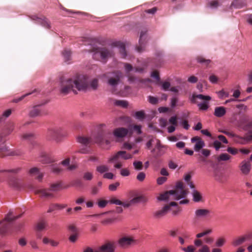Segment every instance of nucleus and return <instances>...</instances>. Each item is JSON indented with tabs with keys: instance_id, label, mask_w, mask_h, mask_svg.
I'll return each mask as SVG.
<instances>
[{
	"instance_id": "f257e3e1",
	"label": "nucleus",
	"mask_w": 252,
	"mask_h": 252,
	"mask_svg": "<svg viewBox=\"0 0 252 252\" xmlns=\"http://www.w3.org/2000/svg\"><path fill=\"white\" fill-rule=\"evenodd\" d=\"M66 135L67 133L62 127L56 126L48 128L46 138L48 140L59 142Z\"/></svg>"
},
{
	"instance_id": "f03ea898",
	"label": "nucleus",
	"mask_w": 252,
	"mask_h": 252,
	"mask_svg": "<svg viewBox=\"0 0 252 252\" xmlns=\"http://www.w3.org/2000/svg\"><path fill=\"white\" fill-rule=\"evenodd\" d=\"M187 194V191L183 189L180 190L179 191H177L175 190H170L160 194L159 196L157 197V199L158 201L167 202L169 196H171L172 197V198H171V200L178 201L182 199H185Z\"/></svg>"
},
{
	"instance_id": "7ed1b4c3",
	"label": "nucleus",
	"mask_w": 252,
	"mask_h": 252,
	"mask_svg": "<svg viewBox=\"0 0 252 252\" xmlns=\"http://www.w3.org/2000/svg\"><path fill=\"white\" fill-rule=\"evenodd\" d=\"M71 79L74 87L78 91L86 92L89 89L88 78L86 75L77 74Z\"/></svg>"
},
{
	"instance_id": "20e7f679",
	"label": "nucleus",
	"mask_w": 252,
	"mask_h": 252,
	"mask_svg": "<svg viewBox=\"0 0 252 252\" xmlns=\"http://www.w3.org/2000/svg\"><path fill=\"white\" fill-rule=\"evenodd\" d=\"M102 77L107 79V83L108 85L115 88L120 83L123 75L120 71L116 70L106 72L103 74Z\"/></svg>"
},
{
	"instance_id": "39448f33",
	"label": "nucleus",
	"mask_w": 252,
	"mask_h": 252,
	"mask_svg": "<svg viewBox=\"0 0 252 252\" xmlns=\"http://www.w3.org/2000/svg\"><path fill=\"white\" fill-rule=\"evenodd\" d=\"M93 57L94 59H97V56L99 55L100 59L106 61L108 58L114 57V54L112 50L104 47H96L92 50Z\"/></svg>"
},
{
	"instance_id": "423d86ee",
	"label": "nucleus",
	"mask_w": 252,
	"mask_h": 252,
	"mask_svg": "<svg viewBox=\"0 0 252 252\" xmlns=\"http://www.w3.org/2000/svg\"><path fill=\"white\" fill-rule=\"evenodd\" d=\"M60 93L64 95H66L72 91L74 94H77L76 90H73L74 86L72 84V80L71 78L64 79L63 77L60 78Z\"/></svg>"
},
{
	"instance_id": "0eeeda50",
	"label": "nucleus",
	"mask_w": 252,
	"mask_h": 252,
	"mask_svg": "<svg viewBox=\"0 0 252 252\" xmlns=\"http://www.w3.org/2000/svg\"><path fill=\"white\" fill-rule=\"evenodd\" d=\"M21 214L12 217V212L9 211L6 215L5 219L2 221H0V225L2 224V227L0 228V234H4L8 231L9 227L11 225L13 221L20 218Z\"/></svg>"
},
{
	"instance_id": "6e6552de",
	"label": "nucleus",
	"mask_w": 252,
	"mask_h": 252,
	"mask_svg": "<svg viewBox=\"0 0 252 252\" xmlns=\"http://www.w3.org/2000/svg\"><path fill=\"white\" fill-rule=\"evenodd\" d=\"M77 141L81 145V147L79 150L76 152L77 153L82 154H88L91 152V148L89 145L92 142L91 138L79 136L77 138Z\"/></svg>"
},
{
	"instance_id": "1a4fd4ad",
	"label": "nucleus",
	"mask_w": 252,
	"mask_h": 252,
	"mask_svg": "<svg viewBox=\"0 0 252 252\" xmlns=\"http://www.w3.org/2000/svg\"><path fill=\"white\" fill-rule=\"evenodd\" d=\"M147 42V30H142L140 32L138 45H136L134 47L135 51L138 53L143 52L146 48Z\"/></svg>"
},
{
	"instance_id": "9d476101",
	"label": "nucleus",
	"mask_w": 252,
	"mask_h": 252,
	"mask_svg": "<svg viewBox=\"0 0 252 252\" xmlns=\"http://www.w3.org/2000/svg\"><path fill=\"white\" fill-rule=\"evenodd\" d=\"M111 135V132L102 130L98 131L94 136V140L96 143L102 144L105 142L107 145L110 143L108 138Z\"/></svg>"
},
{
	"instance_id": "9b49d317",
	"label": "nucleus",
	"mask_w": 252,
	"mask_h": 252,
	"mask_svg": "<svg viewBox=\"0 0 252 252\" xmlns=\"http://www.w3.org/2000/svg\"><path fill=\"white\" fill-rule=\"evenodd\" d=\"M138 63H139L140 66L144 68L145 71L148 68L154 70L156 68L159 67L160 63H157L155 59L147 58L142 60L141 62L139 60H138Z\"/></svg>"
},
{
	"instance_id": "f8f14e48",
	"label": "nucleus",
	"mask_w": 252,
	"mask_h": 252,
	"mask_svg": "<svg viewBox=\"0 0 252 252\" xmlns=\"http://www.w3.org/2000/svg\"><path fill=\"white\" fill-rule=\"evenodd\" d=\"M61 185L59 184H53L51 185L50 189L48 190L45 189H33L36 194L40 193L43 197H52L53 195L48 191H56L59 189Z\"/></svg>"
},
{
	"instance_id": "ddd939ff",
	"label": "nucleus",
	"mask_w": 252,
	"mask_h": 252,
	"mask_svg": "<svg viewBox=\"0 0 252 252\" xmlns=\"http://www.w3.org/2000/svg\"><path fill=\"white\" fill-rule=\"evenodd\" d=\"M252 239V234L251 233L244 234L239 236L232 241L231 245L234 247H238L247 241H250Z\"/></svg>"
},
{
	"instance_id": "4468645a",
	"label": "nucleus",
	"mask_w": 252,
	"mask_h": 252,
	"mask_svg": "<svg viewBox=\"0 0 252 252\" xmlns=\"http://www.w3.org/2000/svg\"><path fill=\"white\" fill-rule=\"evenodd\" d=\"M30 18L32 20L35 21L36 24L41 25L43 28L47 29H51L50 22L46 17L40 18L36 15H32Z\"/></svg>"
},
{
	"instance_id": "2eb2a0df",
	"label": "nucleus",
	"mask_w": 252,
	"mask_h": 252,
	"mask_svg": "<svg viewBox=\"0 0 252 252\" xmlns=\"http://www.w3.org/2000/svg\"><path fill=\"white\" fill-rule=\"evenodd\" d=\"M7 182L10 187L17 189H19L23 187L21 180L12 175H8Z\"/></svg>"
},
{
	"instance_id": "dca6fc26",
	"label": "nucleus",
	"mask_w": 252,
	"mask_h": 252,
	"mask_svg": "<svg viewBox=\"0 0 252 252\" xmlns=\"http://www.w3.org/2000/svg\"><path fill=\"white\" fill-rule=\"evenodd\" d=\"M213 177L217 182L221 184L225 183L227 180V176L225 173L220 170H214Z\"/></svg>"
},
{
	"instance_id": "f3484780",
	"label": "nucleus",
	"mask_w": 252,
	"mask_h": 252,
	"mask_svg": "<svg viewBox=\"0 0 252 252\" xmlns=\"http://www.w3.org/2000/svg\"><path fill=\"white\" fill-rule=\"evenodd\" d=\"M170 210V206L166 205L161 209L154 212L153 213V217L155 219H160L164 217Z\"/></svg>"
},
{
	"instance_id": "a211bd4d",
	"label": "nucleus",
	"mask_w": 252,
	"mask_h": 252,
	"mask_svg": "<svg viewBox=\"0 0 252 252\" xmlns=\"http://www.w3.org/2000/svg\"><path fill=\"white\" fill-rule=\"evenodd\" d=\"M2 136L0 135V156L3 157L7 156H13L15 155L13 152H9L8 147L6 146L2 142Z\"/></svg>"
},
{
	"instance_id": "6ab92c4d",
	"label": "nucleus",
	"mask_w": 252,
	"mask_h": 252,
	"mask_svg": "<svg viewBox=\"0 0 252 252\" xmlns=\"http://www.w3.org/2000/svg\"><path fill=\"white\" fill-rule=\"evenodd\" d=\"M135 244V240L133 238L126 236L120 238L118 241V244L119 246L121 247L128 246Z\"/></svg>"
},
{
	"instance_id": "aec40b11",
	"label": "nucleus",
	"mask_w": 252,
	"mask_h": 252,
	"mask_svg": "<svg viewBox=\"0 0 252 252\" xmlns=\"http://www.w3.org/2000/svg\"><path fill=\"white\" fill-rule=\"evenodd\" d=\"M115 246L111 243H106L95 250V252H114Z\"/></svg>"
},
{
	"instance_id": "412c9836",
	"label": "nucleus",
	"mask_w": 252,
	"mask_h": 252,
	"mask_svg": "<svg viewBox=\"0 0 252 252\" xmlns=\"http://www.w3.org/2000/svg\"><path fill=\"white\" fill-rule=\"evenodd\" d=\"M128 133V130L125 127H118L114 129L113 135L117 138H124Z\"/></svg>"
},
{
	"instance_id": "4be33fe9",
	"label": "nucleus",
	"mask_w": 252,
	"mask_h": 252,
	"mask_svg": "<svg viewBox=\"0 0 252 252\" xmlns=\"http://www.w3.org/2000/svg\"><path fill=\"white\" fill-rule=\"evenodd\" d=\"M240 169L241 172L245 175H248L251 169V165L248 160H243L240 166Z\"/></svg>"
},
{
	"instance_id": "5701e85b",
	"label": "nucleus",
	"mask_w": 252,
	"mask_h": 252,
	"mask_svg": "<svg viewBox=\"0 0 252 252\" xmlns=\"http://www.w3.org/2000/svg\"><path fill=\"white\" fill-rule=\"evenodd\" d=\"M169 123L171 125L167 127V132L169 133H173L176 129L177 126V117L176 115L171 117L169 119Z\"/></svg>"
},
{
	"instance_id": "b1692460",
	"label": "nucleus",
	"mask_w": 252,
	"mask_h": 252,
	"mask_svg": "<svg viewBox=\"0 0 252 252\" xmlns=\"http://www.w3.org/2000/svg\"><path fill=\"white\" fill-rule=\"evenodd\" d=\"M114 45L120 50L119 52L122 58H126L127 55L125 44L121 41H116L114 43Z\"/></svg>"
},
{
	"instance_id": "393cba45",
	"label": "nucleus",
	"mask_w": 252,
	"mask_h": 252,
	"mask_svg": "<svg viewBox=\"0 0 252 252\" xmlns=\"http://www.w3.org/2000/svg\"><path fill=\"white\" fill-rule=\"evenodd\" d=\"M210 211L206 209H197L194 212L195 218H206L209 216Z\"/></svg>"
},
{
	"instance_id": "a878e982",
	"label": "nucleus",
	"mask_w": 252,
	"mask_h": 252,
	"mask_svg": "<svg viewBox=\"0 0 252 252\" xmlns=\"http://www.w3.org/2000/svg\"><path fill=\"white\" fill-rule=\"evenodd\" d=\"M41 112L40 105H36L33 106L30 110L29 113V116L30 118H35L39 116Z\"/></svg>"
},
{
	"instance_id": "bb28decb",
	"label": "nucleus",
	"mask_w": 252,
	"mask_h": 252,
	"mask_svg": "<svg viewBox=\"0 0 252 252\" xmlns=\"http://www.w3.org/2000/svg\"><path fill=\"white\" fill-rule=\"evenodd\" d=\"M29 173L32 176L37 175L36 179L39 181H41L43 177V174L39 171L38 168L37 167H32L30 169Z\"/></svg>"
},
{
	"instance_id": "cd10ccee",
	"label": "nucleus",
	"mask_w": 252,
	"mask_h": 252,
	"mask_svg": "<svg viewBox=\"0 0 252 252\" xmlns=\"http://www.w3.org/2000/svg\"><path fill=\"white\" fill-rule=\"evenodd\" d=\"M226 113V108L223 106L216 107L214 110V115L218 118L222 117Z\"/></svg>"
},
{
	"instance_id": "c85d7f7f",
	"label": "nucleus",
	"mask_w": 252,
	"mask_h": 252,
	"mask_svg": "<svg viewBox=\"0 0 252 252\" xmlns=\"http://www.w3.org/2000/svg\"><path fill=\"white\" fill-rule=\"evenodd\" d=\"M246 5L245 0H234L231 4V7L236 9H240Z\"/></svg>"
},
{
	"instance_id": "c756f323",
	"label": "nucleus",
	"mask_w": 252,
	"mask_h": 252,
	"mask_svg": "<svg viewBox=\"0 0 252 252\" xmlns=\"http://www.w3.org/2000/svg\"><path fill=\"white\" fill-rule=\"evenodd\" d=\"M49 169L51 172L56 174H60L63 171L61 165L57 164H53L49 165Z\"/></svg>"
},
{
	"instance_id": "7c9ffc66",
	"label": "nucleus",
	"mask_w": 252,
	"mask_h": 252,
	"mask_svg": "<svg viewBox=\"0 0 252 252\" xmlns=\"http://www.w3.org/2000/svg\"><path fill=\"white\" fill-rule=\"evenodd\" d=\"M148 199L144 195H140L134 197L130 200L132 203H145L148 202Z\"/></svg>"
},
{
	"instance_id": "2f4dec72",
	"label": "nucleus",
	"mask_w": 252,
	"mask_h": 252,
	"mask_svg": "<svg viewBox=\"0 0 252 252\" xmlns=\"http://www.w3.org/2000/svg\"><path fill=\"white\" fill-rule=\"evenodd\" d=\"M62 56L65 63H69V62L71 59V52L69 50L65 49L62 52Z\"/></svg>"
},
{
	"instance_id": "473e14b6",
	"label": "nucleus",
	"mask_w": 252,
	"mask_h": 252,
	"mask_svg": "<svg viewBox=\"0 0 252 252\" xmlns=\"http://www.w3.org/2000/svg\"><path fill=\"white\" fill-rule=\"evenodd\" d=\"M196 60L198 63L201 64L202 65H204L205 66H208L211 62V61L210 60L206 59L202 56L197 57L196 58Z\"/></svg>"
},
{
	"instance_id": "72a5a7b5",
	"label": "nucleus",
	"mask_w": 252,
	"mask_h": 252,
	"mask_svg": "<svg viewBox=\"0 0 252 252\" xmlns=\"http://www.w3.org/2000/svg\"><path fill=\"white\" fill-rule=\"evenodd\" d=\"M205 146L204 142L200 139L196 142L193 147V150L195 152H198L201 149L203 148Z\"/></svg>"
},
{
	"instance_id": "f704fd0d",
	"label": "nucleus",
	"mask_w": 252,
	"mask_h": 252,
	"mask_svg": "<svg viewBox=\"0 0 252 252\" xmlns=\"http://www.w3.org/2000/svg\"><path fill=\"white\" fill-rule=\"evenodd\" d=\"M155 55L158 60V61H157V60L155 59L156 62L157 63H160L159 64V67H160V65L162 62L161 60L164 56V53L161 50H156V51L155 53Z\"/></svg>"
},
{
	"instance_id": "c9c22d12",
	"label": "nucleus",
	"mask_w": 252,
	"mask_h": 252,
	"mask_svg": "<svg viewBox=\"0 0 252 252\" xmlns=\"http://www.w3.org/2000/svg\"><path fill=\"white\" fill-rule=\"evenodd\" d=\"M128 82L129 84H136L139 83H144L145 81H144L142 79H140L138 77H134V76H129L128 77Z\"/></svg>"
},
{
	"instance_id": "e433bc0d",
	"label": "nucleus",
	"mask_w": 252,
	"mask_h": 252,
	"mask_svg": "<svg viewBox=\"0 0 252 252\" xmlns=\"http://www.w3.org/2000/svg\"><path fill=\"white\" fill-rule=\"evenodd\" d=\"M193 201L198 202L201 201L202 196L200 193L197 190H193L191 192Z\"/></svg>"
},
{
	"instance_id": "4c0bfd02",
	"label": "nucleus",
	"mask_w": 252,
	"mask_h": 252,
	"mask_svg": "<svg viewBox=\"0 0 252 252\" xmlns=\"http://www.w3.org/2000/svg\"><path fill=\"white\" fill-rule=\"evenodd\" d=\"M219 6V0H211L208 3V7L211 9H216Z\"/></svg>"
},
{
	"instance_id": "58836bf2",
	"label": "nucleus",
	"mask_w": 252,
	"mask_h": 252,
	"mask_svg": "<svg viewBox=\"0 0 252 252\" xmlns=\"http://www.w3.org/2000/svg\"><path fill=\"white\" fill-rule=\"evenodd\" d=\"M35 138V135L32 133H27L23 134V139L24 140H28L33 144L32 141Z\"/></svg>"
},
{
	"instance_id": "ea45409f",
	"label": "nucleus",
	"mask_w": 252,
	"mask_h": 252,
	"mask_svg": "<svg viewBox=\"0 0 252 252\" xmlns=\"http://www.w3.org/2000/svg\"><path fill=\"white\" fill-rule=\"evenodd\" d=\"M37 92V90L36 89H34L33 91H32V92H29V93H28L27 94H25L23 95H22L21 96L18 97V98H16L15 99H14L13 100V102H14V103H18L19 102V101H20L21 100H23L25 97L27 96H29L32 94H33V93H35Z\"/></svg>"
},
{
	"instance_id": "a19ab883",
	"label": "nucleus",
	"mask_w": 252,
	"mask_h": 252,
	"mask_svg": "<svg viewBox=\"0 0 252 252\" xmlns=\"http://www.w3.org/2000/svg\"><path fill=\"white\" fill-rule=\"evenodd\" d=\"M89 85L93 90H96L98 87V80L96 78L93 79L90 81Z\"/></svg>"
},
{
	"instance_id": "79ce46f5",
	"label": "nucleus",
	"mask_w": 252,
	"mask_h": 252,
	"mask_svg": "<svg viewBox=\"0 0 252 252\" xmlns=\"http://www.w3.org/2000/svg\"><path fill=\"white\" fill-rule=\"evenodd\" d=\"M114 103L116 106H121L124 108L128 106V102L126 100H116Z\"/></svg>"
},
{
	"instance_id": "37998d69",
	"label": "nucleus",
	"mask_w": 252,
	"mask_h": 252,
	"mask_svg": "<svg viewBox=\"0 0 252 252\" xmlns=\"http://www.w3.org/2000/svg\"><path fill=\"white\" fill-rule=\"evenodd\" d=\"M39 160L44 164L52 162V160L44 153H42L40 157Z\"/></svg>"
},
{
	"instance_id": "c03bdc74",
	"label": "nucleus",
	"mask_w": 252,
	"mask_h": 252,
	"mask_svg": "<svg viewBox=\"0 0 252 252\" xmlns=\"http://www.w3.org/2000/svg\"><path fill=\"white\" fill-rule=\"evenodd\" d=\"M133 165L134 166V169L137 171H141L143 168V163L140 161H134L133 163Z\"/></svg>"
},
{
	"instance_id": "a18cd8bd",
	"label": "nucleus",
	"mask_w": 252,
	"mask_h": 252,
	"mask_svg": "<svg viewBox=\"0 0 252 252\" xmlns=\"http://www.w3.org/2000/svg\"><path fill=\"white\" fill-rule=\"evenodd\" d=\"M145 112L143 110H140L139 111H135L134 113V116L136 119L142 120L145 118Z\"/></svg>"
},
{
	"instance_id": "49530a36",
	"label": "nucleus",
	"mask_w": 252,
	"mask_h": 252,
	"mask_svg": "<svg viewBox=\"0 0 252 252\" xmlns=\"http://www.w3.org/2000/svg\"><path fill=\"white\" fill-rule=\"evenodd\" d=\"M230 158V156L226 153L221 154L218 158L217 160L218 161H226Z\"/></svg>"
},
{
	"instance_id": "de8ad7c7",
	"label": "nucleus",
	"mask_w": 252,
	"mask_h": 252,
	"mask_svg": "<svg viewBox=\"0 0 252 252\" xmlns=\"http://www.w3.org/2000/svg\"><path fill=\"white\" fill-rule=\"evenodd\" d=\"M209 100L204 101L203 102L198 104V106L201 110L205 111L207 110L209 108Z\"/></svg>"
},
{
	"instance_id": "09e8293b",
	"label": "nucleus",
	"mask_w": 252,
	"mask_h": 252,
	"mask_svg": "<svg viewBox=\"0 0 252 252\" xmlns=\"http://www.w3.org/2000/svg\"><path fill=\"white\" fill-rule=\"evenodd\" d=\"M225 243V240L224 238H219L216 241L215 246L218 248H220L222 247Z\"/></svg>"
},
{
	"instance_id": "8fccbe9b",
	"label": "nucleus",
	"mask_w": 252,
	"mask_h": 252,
	"mask_svg": "<svg viewBox=\"0 0 252 252\" xmlns=\"http://www.w3.org/2000/svg\"><path fill=\"white\" fill-rule=\"evenodd\" d=\"M148 100L152 105L157 104L158 102V98L157 97L149 95L148 96Z\"/></svg>"
},
{
	"instance_id": "3c124183",
	"label": "nucleus",
	"mask_w": 252,
	"mask_h": 252,
	"mask_svg": "<svg viewBox=\"0 0 252 252\" xmlns=\"http://www.w3.org/2000/svg\"><path fill=\"white\" fill-rule=\"evenodd\" d=\"M171 86L170 83L168 81H164L162 82L161 89L162 91H167L169 90Z\"/></svg>"
},
{
	"instance_id": "603ef678",
	"label": "nucleus",
	"mask_w": 252,
	"mask_h": 252,
	"mask_svg": "<svg viewBox=\"0 0 252 252\" xmlns=\"http://www.w3.org/2000/svg\"><path fill=\"white\" fill-rule=\"evenodd\" d=\"M124 67L125 70V72L126 73H128L130 72L133 71L134 67L128 63H124Z\"/></svg>"
},
{
	"instance_id": "864d4df0",
	"label": "nucleus",
	"mask_w": 252,
	"mask_h": 252,
	"mask_svg": "<svg viewBox=\"0 0 252 252\" xmlns=\"http://www.w3.org/2000/svg\"><path fill=\"white\" fill-rule=\"evenodd\" d=\"M212 232V231L211 229H208L206 231H204L203 232H202L201 233H198L196 235V237L197 238H200L202 237H204L205 236H206L208 234H211Z\"/></svg>"
},
{
	"instance_id": "5fc2aeb1",
	"label": "nucleus",
	"mask_w": 252,
	"mask_h": 252,
	"mask_svg": "<svg viewBox=\"0 0 252 252\" xmlns=\"http://www.w3.org/2000/svg\"><path fill=\"white\" fill-rule=\"evenodd\" d=\"M159 126L161 128H164L167 125V122L166 119L163 118H161L158 120Z\"/></svg>"
},
{
	"instance_id": "6e6d98bb",
	"label": "nucleus",
	"mask_w": 252,
	"mask_h": 252,
	"mask_svg": "<svg viewBox=\"0 0 252 252\" xmlns=\"http://www.w3.org/2000/svg\"><path fill=\"white\" fill-rule=\"evenodd\" d=\"M178 98L176 96H173L170 99V106L172 108H174L178 103Z\"/></svg>"
},
{
	"instance_id": "4d7b16f0",
	"label": "nucleus",
	"mask_w": 252,
	"mask_h": 252,
	"mask_svg": "<svg viewBox=\"0 0 252 252\" xmlns=\"http://www.w3.org/2000/svg\"><path fill=\"white\" fill-rule=\"evenodd\" d=\"M108 170V168L106 165H100L96 168V171L101 174L103 173Z\"/></svg>"
},
{
	"instance_id": "13d9d810",
	"label": "nucleus",
	"mask_w": 252,
	"mask_h": 252,
	"mask_svg": "<svg viewBox=\"0 0 252 252\" xmlns=\"http://www.w3.org/2000/svg\"><path fill=\"white\" fill-rule=\"evenodd\" d=\"M132 129L136 131L138 134L140 135L142 133V126L141 125H133L131 126Z\"/></svg>"
},
{
	"instance_id": "bf43d9fd",
	"label": "nucleus",
	"mask_w": 252,
	"mask_h": 252,
	"mask_svg": "<svg viewBox=\"0 0 252 252\" xmlns=\"http://www.w3.org/2000/svg\"><path fill=\"white\" fill-rule=\"evenodd\" d=\"M145 178L146 174L143 172H139L136 176V179L139 182L143 181L145 180Z\"/></svg>"
},
{
	"instance_id": "052dcab7",
	"label": "nucleus",
	"mask_w": 252,
	"mask_h": 252,
	"mask_svg": "<svg viewBox=\"0 0 252 252\" xmlns=\"http://www.w3.org/2000/svg\"><path fill=\"white\" fill-rule=\"evenodd\" d=\"M93 175L91 172H87L84 174L83 178L87 181H90L93 179Z\"/></svg>"
},
{
	"instance_id": "680f3d73",
	"label": "nucleus",
	"mask_w": 252,
	"mask_h": 252,
	"mask_svg": "<svg viewBox=\"0 0 252 252\" xmlns=\"http://www.w3.org/2000/svg\"><path fill=\"white\" fill-rule=\"evenodd\" d=\"M108 203L109 201L103 200L98 201L97 204L99 208H103L105 207H106V206Z\"/></svg>"
},
{
	"instance_id": "e2e57ef3",
	"label": "nucleus",
	"mask_w": 252,
	"mask_h": 252,
	"mask_svg": "<svg viewBox=\"0 0 252 252\" xmlns=\"http://www.w3.org/2000/svg\"><path fill=\"white\" fill-rule=\"evenodd\" d=\"M119 185L120 183L119 182H116L114 184H110L108 187L109 189L111 191H115Z\"/></svg>"
},
{
	"instance_id": "0e129e2a",
	"label": "nucleus",
	"mask_w": 252,
	"mask_h": 252,
	"mask_svg": "<svg viewBox=\"0 0 252 252\" xmlns=\"http://www.w3.org/2000/svg\"><path fill=\"white\" fill-rule=\"evenodd\" d=\"M115 220L114 218H107L103 220L101 223L104 225L111 224Z\"/></svg>"
},
{
	"instance_id": "69168bd1",
	"label": "nucleus",
	"mask_w": 252,
	"mask_h": 252,
	"mask_svg": "<svg viewBox=\"0 0 252 252\" xmlns=\"http://www.w3.org/2000/svg\"><path fill=\"white\" fill-rule=\"evenodd\" d=\"M218 94L220 95V98H222L223 97H228L229 96V93L224 92L223 90H221L218 92Z\"/></svg>"
},
{
	"instance_id": "338daca9",
	"label": "nucleus",
	"mask_w": 252,
	"mask_h": 252,
	"mask_svg": "<svg viewBox=\"0 0 252 252\" xmlns=\"http://www.w3.org/2000/svg\"><path fill=\"white\" fill-rule=\"evenodd\" d=\"M167 180V178L165 177H159L157 179V184L159 185H162L164 183H165Z\"/></svg>"
},
{
	"instance_id": "774afa93",
	"label": "nucleus",
	"mask_w": 252,
	"mask_h": 252,
	"mask_svg": "<svg viewBox=\"0 0 252 252\" xmlns=\"http://www.w3.org/2000/svg\"><path fill=\"white\" fill-rule=\"evenodd\" d=\"M198 252H210V250L207 245H203L201 248L198 250Z\"/></svg>"
}]
</instances>
